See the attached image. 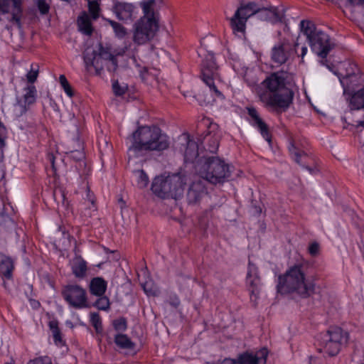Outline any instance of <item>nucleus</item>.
Segmentation results:
<instances>
[{
    "label": "nucleus",
    "instance_id": "1",
    "mask_svg": "<svg viewBox=\"0 0 364 364\" xmlns=\"http://www.w3.org/2000/svg\"><path fill=\"white\" fill-rule=\"evenodd\" d=\"M288 78V73L280 70L272 73L262 82L266 90L259 95V99L266 107L277 114L286 112L293 102L294 92L287 87Z\"/></svg>",
    "mask_w": 364,
    "mask_h": 364
},
{
    "label": "nucleus",
    "instance_id": "2",
    "mask_svg": "<svg viewBox=\"0 0 364 364\" xmlns=\"http://www.w3.org/2000/svg\"><path fill=\"white\" fill-rule=\"evenodd\" d=\"M169 146L168 137L157 126L139 127L132 135V145L128 149L130 158L144 156L149 151H162Z\"/></svg>",
    "mask_w": 364,
    "mask_h": 364
},
{
    "label": "nucleus",
    "instance_id": "3",
    "mask_svg": "<svg viewBox=\"0 0 364 364\" xmlns=\"http://www.w3.org/2000/svg\"><path fill=\"white\" fill-rule=\"evenodd\" d=\"M308 269L309 264L304 262L291 266L279 276L278 292L295 293L303 299L310 297L315 291V283L306 277Z\"/></svg>",
    "mask_w": 364,
    "mask_h": 364
},
{
    "label": "nucleus",
    "instance_id": "4",
    "mask_svg": "<svg viewBox=\"0 0 364 364\" xmlns=\"http://www.w3.org/2000/svg\"><path fill=\"white\" fill-rule=\"evenodd\" d=\"M83 59L88 71L94 68L97 75H100L105 68L112 73L116 71L118 64L117 56L110 46L99 43L95 48H87Z\"/></svg>",
    "mask_w": 364,
    "mask_h": 364
},
{
    "label": "nucleus",
    "instance_id": "5",
    "mask_svg": "<svg viewBox=\"0 0 364 364\" xmlns=\"http://www.w3.org/2000/svg\"><path fill=\"white\" fill-rule=\"evenodd\" d=\"M156 0H146L141 3L144 16L134 25L133 41L142 45L151 40L159 29V19L153 9Z\"/></svg>",
    "mask_w": 364,
    "mask_h": 364
},
{
    "label": "nucleus",
    "instance_id": "6",
    "mask_svg": "<svg viewBox=\"0 0 364 364\" xmlns=\"http://www.w3.org/2000/svg\"><path fill=\"white\" fill-rule=\"evenodd\" d=\"M300 28L306 37L312 51L322 58L321 63L324 65L326 61L324 59L335 47L334 43L326 33L318 28L312 21L302 20Z\"/></svg>",
    "mask_w": 364,
    "mask_h": 364
},
{
    "label": "nucleus",
    "instance_id": "7",
    "mask_svg": "<svg viewBox=\"0 0 364 364\" xmlns=\"http://www.w3.org/2000/svg\"><path fill=\"white\" fill-rule=\"evenodd\" d=\"M196 171L205 181L213 183H223L230 176L229 165L218 156H203L196 162Z\"/></svg>",
    "mask_w": 364,
    "mask_h": 364
},
{
    "label": "nucleus",
    "instance_id": "8",
    "mask_svg": "<svg viewBox=\"0 0 364 364\" xmlns=\"http://www.w3.org/2000/svg\"><path fill=\"white\" fill-rule=\"evenodd\" d=\"M348 340V333L339 327H331L319 336V348L318 350L329 356L336 355L341 350V346Z\"/></svg>",
    "mask_w": 364,
    "mask_h": 364
},
{
    "label": "nucleus",
    "instance_id": "9",
    "mask_svg": "<svg viewBox=\"0 0 364 364\" xmlns=\"http://www.w3.org/2000/svg\"><path fill=\"white\" fill-rule=\"evenodd\" d=\"M258 7L254 1L240 3L234 15L229 18L230 27L235 34H245L247 21L250 17L257 16Z\"/></svg>",
    "mask_w": 364,
    "mask_h": 364
},
{
    "label": "nucleus",
    "instance_id": "10",
    "mask_svg": "<svg viewBox=\"0 0 364 364\" xmlns=\"http://www.w3.org/2000/svg\"><path fill=\"white\" fill-rule=\"evenodd\" d=\"M201 75L203 81L209 87L210 90L214 92L215 96L223 99L224 95L214 83L215 78L218 77V66L214 55L211 52H208L205 58L203 60Z\"/></svg>",
    "mask_w": 364,
    "mask_h": 364
},
{
    "label": "nucleus",
    "instance_id": "11",
    "mask_svg": "<svg viewBox=\"0 0 364 364\" xmlns=\"http://www.w3.org/2000/svg\"><path fill=\"white\" fill-rule=\"evenodd\" d=\"M23 0H0V21H3L1 15H10L6 18L11 23L21 28Z\"/></svg>",
    "mask_w": 364,
    "mask_h": 364
},
{
    "label": "nucleus",
    "instance_id": "12",
    "mask_svg": "<svg viewBox=\"0 0 364 364\" xmlns=\"http://www.w3.org/2000/svg\"><path fill=\"white\" fill-rule=\"evenodd\" d=\"M65 300L73 307L81 309L87 306L85 290L78 285H68L62 291Z\"/></svg>",
    "mask_w": 364,
    "mask_h": 364
},
{
    "label": "nucleus",
    "instance_id": "13",
    "mask_svg": "<svg viewBox=\"0 0 364 364\" xmlns=\"http://www.w3.org/2000/svg\"><path fill=\"white\" fill-rule=\"evenodd\" d=\"M24 92L22 97H16V102L14 104L13 113L16 117H20L26 114L29 106L36 102L37 90L34 85H31L25 87Z\"/></svg>",
    "mask_w": 364,
    "mask_h": 364
},
{
    "label": "nucleus",
    "instance_id": "14",
    "mask_svg": "<svg viewBox=\"0 0 364 364\" xmlns=\"http://www.w3.org/2000/svg\"><path fill=\"white\" fill-rule=\"evenodd\" d=\"M299 49L298 43L293 45L289 41L284 40L272 48V59L276 63L284 64L293 53H298Z\"/></svg>",
    "mask_w": 364,
    "mask_h": 364
},
{
    "label": "nucleus",
    "instance_id": "15",
    "mask_svg": "<svg viewBox=\"0 0 364 364\" xmlns=\"http://www.w3.org/2000/svg\"><path fill=\"white\" fill-rule=\"evenodd\" d=\"M348 68L352 70V73H341L338 75L344 92L353 91L355 87L360 85L363 82L362 75L355 64L348 63L347 69Z\"/></svg>",
    "mask_w": 364,
    "mask_h": 364
},
{
    "label": "nucleus",
    "instance_id": "16",
    "mask_svg": "<svg viewBox=\"0 0 364 364\" xmlns=\"http://www.w3.org/2000/svg\"><path fill=\"white\" fill-rule=\"evenodd\" d=\"M246 284L250 293L251 299L255 296L257 299L259 293L261 286V278L259 277L257 267L251 261L248 262Z\"/></svg>",
    "mask_w": 364,
    "mask_h": 364
},
{
    "label": "nucleus",
    "instance_id": "17",
    "mask_svg": "<svg viewBox=\"0 0 364 364\" xmlns=\"http://www.w3.org/2000/svg\"><path fill=\"white\" fill-rule=\"evenodd\" d=\"M269 352L267 348L257 351H246L237 357V364H266Z\"/></svg>",
    "mask_w": 364,
    "mask_h": 364
},
{
    "label": "nucleus",
    "instance_id": "18",
    "mask_svg": "<svg viewBox=\"0 0 364 364\" xmlns=\"http://www.w3.org/2000/svg\"><path fill=\"white\" fill-rule=\"evenodd\" d=\"M112 10L119 21H132L135 17L136 7L129 3L114 1Z\"/></svg>",
    "mask_w": 364,
    "mask_h": 364
},
{
    "label": "nucleus",
    "instance_id": "19",
    "mask_svg": "<svg viewBox=\"0 0 364 364\" xmlns=\"http://www.w3.org/2000/svg\"><path fill=\"white\" fill-rule=\"evenodd\" d=\"M207 193L205 182L202 179L193 181L187 192V201L189 204H196Z\"/></svg>",
    "mask_w": 364,
    "mask_h": 364
},
{
    "label": "nucleus",
    "instance_id": "20",
    "mask_svg": "<svg viewBox=\"0 0 364 364\" xmlns=\"http://www.w3.org/2000/svg\"><path fill=\"white\" fill-rule=\"evenodd\" d=\"M168 183L171 188L170 198L178 199L183 196L186 183L185 176L180 173L169 175Z\"/></svg>",
    "mask_w": 364,
    "mask_h": 364
},
{
    "label": "nucleus",
    "instance_id": "21",
    "mask_svg": "<svg viewBox=\"0 0 364 364\" xmlns=\"http://www.w3.org/2000/svg\"><path fill=\"white\" fill-rule=\"evenodd\" d=\"M168 176L156 177L151 184V191L161 198H170L171 188L168 186Z\"/></svg>",
    "mask_w": 364,
    "mask_h": 364
},
{
    "label": "nucleus",
    "instance_id": "22",
    "mask_svg": "<svg viewBox=\"0 0 364 364\" xmlns=\"http://www.w3.org/2000/svg\"><path fill=\"white\" fill-rule=\"evenodd\" d=\"M247 112L249 116L252 119V124L259 130L261 134L265 139V140H267L268 142H270L271 134L269 133L268 126L259 117L256 109L254 107H250L247 108Z\"/></svg>",
    "mask_w": 364,
    "mask_h": 364
},
{
    "label": "nucleus",
    "instance_id": "23",
    "mask_svg": "<svg viewBox=\"0 0 364 364\" xmlns=\"http://www.w3.org/2000/svg\"><path fill=\"white\" fill-rule=\"evenodd\" d=\"M183 139L184 160L186 162L195 163L198 156V145L194 140L191 139L188 134L184 135Z\"/></svg>",
    "mask_w": 364,
    "mask_h": 364
},
{
    "label": "nucleus",
    "instance_id": "24",
    "mask_svg": "<svg viewBox=\"0 0 364 364\" xmlns=\"http://www.w3.org/2000/svg\"><path fill=\"white\" fill-rule=\"evenodd\" d=\"M257 18L262 21H270L273 23L282 21V16L279 14L276 7H258Z\"/></svg>",
    "mask_w": 364,
    "mask_h": 364
},
{
    "label": "nucleus",
    "instance_id": "25",
    "mask_svg": "<svg viewBox=\"0 0 364 364\" xmlns=\"http://www.w3.org/2000/svg\"><path fill=\"white\" fill-rule=\"evenodd\" d=\"M70 267L72 272L76 278L82 279L86 277L87 271V262L81 256H75L70 262Z\"/></svg>",
    "mask_w": 364,
    "mask_h": 364
},
{
    "label": "nucleus",
    "instance_id": "26",
    "mask_svg": "<svg viewBox=\"0 0 364 364\" xmlns=\"http://www.w3.org/2000/svg\"><path fill=\"white\" fill-rule=\"evenodd\" d=\"M14 264L12 259L9 257L3 255L0 260V274L6 279H11L13 277V271Z\"/></svg>",
    "mask_w": 364,
    "mask_h": 364
},
{
    "label": "nucleus",
    "instance_id": "27",
    "mask_svg": "<svg viewBox=\"0 0 364 364\" xmlns=\"http://www.w3.org/2000/svg\"><path fill=\"white\" fill-rule=\"evenodd\" d=\"M289 151L290 153L291 159L300 166H304L307 170H309L311 173L313 172V169L309 166H306L302 163V159L308 158V155L304 151L300 150L297 146H296L294 142L293 141H290L289 146Z\"/></svg>",
    "mask_w": 364,
    "mask_h": 364
},
{
    "label": "nucleus",
    "instance_id": "28",
    "mask_svg": "<svg viewBox=\"0 0 364 364\" xmlns=\"http://www.w3.org/2000/svg\"><path fill=\"white\" fill-rule=\"evenodd\" d=\"M213 131H208V132L203 137V144H205V149L210 153H215L219 146V136L218 134L213 133Z\"/></svg>",
    "mask_w": 364,
    "mask_h": 364
},
{
    "label": "nucleus",
    "instance_id": "29",
    "mask_svg": "<svg viewBox=\"0 0 364 364\" xmlns=\"http://www.w3.org/2000/svg\"><path fill=\"white\" fill-rule=\"evenodd\" d=\"M107 282L101 277L93 278L90 284V292L92 295L101 296L107 289Z\"/></svg>",
    "mask_w": 364,
    "mask_h": 364
},
{
    "label": "nucleus",
    "instance_id": "30",
    "mask_svg": "<svg viewBox=\"0 0 364 364\" xmlns=\"http://www.w3.org/2000/svg\"><path fill=\"white\" fill-rule=\"evenodd\" d=\"M79 30L87 36L92 33L93 29L89 16L86 12H83L77 18Z\"/></svg>",
    "mask_w": 364,
    "mask_h": 364
},
{
    "label": "nucleus",
    "instance_id": "31",
    "mask_svg": "<svg viewBox=\"0 0 364 364\" xmlns=\"http://www.w3.org/2000/svg\"><path fill=\"white\" fill-rule=\"evenodd\" d=\"M350 105L355 109H364V87L352 95Z\"/></svg>",
    "mask_w": 364,
    "mask_h": 364
},
{
    "label": "nucleus",
    "instance_id": "32",
    "mask_svg": "<svg viewBox=\"0 0 364 364\" xmlns=\"http://www.w3.org/2000/svg\"><path fill=\"white\" fill-rule=\"evenodd\" d=\"M116 345L123 349H133L134 343L124 334H117L114 338Z\"/></svg>",
    "mask_w": 364,
    "mask_h": 364
},
{
    "label": "nucleus",
    "instance_id": "33",
    "mask_svg": "<svg viewBox=\"0 0 364 364\" xmlns=\"http://www.w3.org/2000/svg\"><path fill=\"white\" fill-rule=\"evenodd\" d=\"M49 327L52 332L54 343L57 346H63L64 342L62 339V336L60 331L58 328V323L55 321H52L49 322Z\"/></svg>",
    "mask_w": 364,
    "mask_h": 364
},
{
    "label": "nucleus",
    "instance_id": "34",
    "mask_svg": "<svg viewBox=\"0 0 364 364\" xmlns=\"http://www.w3.org/2000/svg\"><path fill=\"white\" fill-rule=\"evenodd\" d=\"M133 174L136 180L137 186L142 189L147 186L149 180L146 173L143 170H135Z\"/></svg>",
    "mask_w": 364,
    "mask_h": 364
},
{
    "label": "nucleus",
    "instance_id": "35",
    "mask_svg": "<svg viewBox=\"0 0 364 364\" xmlns=\"http://www.w3.org/2000/svg\"><path fill=\"white\" fill-rule=\"evenodd\" d=\"M109 25L112 27L115 35L119 38H122L127 35V29L124 27L121 23L116 22L112 20H107Z\"/></svg>",
    "mask_w": 364,
    "mask_h": 364
},
{
    "label": "nucleus",
    "instance_id": "36",
    "mask_svg": "<svg viewBox=\"0 0 364 364\" xmlns=\"http://www.w3.org/2000/svg\"><path fill=\"white\" fill-rule=\"evenodd\" d=\"M78 149L75 150H71L70 151V158L73 159L75 161H80L85 159V153L83 151V145L82 143L80 141V140L77 139Z\"/></svg>",
    "mask_w": 364,
    "mask_h": 364
},
{
    "label": "nucleus",
    "instance_id": "37",
    "mask_svg": "<svg viewBox=\"0 0 364 364\" xmlns=\"http://www.w3.org/2000/svg\"><path fill=\"white\" fill-rule=\"evenodd\" d=\"M88 9L92 19L96 20L99 18L100 8L97 0H89Z\"/></svg>",
    "mask_w": 364,
    "mask_h": 364
},
{
    "label": "nucleus",
    "instance_id": "38",
    "mask_svg": "<svg viewBox=\"0 0 364 364\" xmlns=\"http://www.w3.org/2000/svg\"><path fill=\"white\" fill-rule=\"evenodd\" d=\"M90 321L97 333H99L102 331V320L98 313L93 312L90 314Z\"/></svg>",
    "mask_w": 364,
    "mask_h": 364
},
{
    "label": "nucleus",
    "instance_id": "39",
    "mask_svg": "<svg viewBox=\"0 0 364 364\" xmlns=\"http://www.w3.org/2000/svg\"><path fill=\"white\" fill-rule=\"evenodd\" d=\"M6 136V129L0 122V163L2 162L4 158V148L5 147V139Z\"/></svg>",
    "mask_w": 364,
    "mask_h": 364
},
{
    "label": "nucleus",
    "instance_id": "40",
    "mask_svg": "<svg viewBox=\"0 0 364 364\" xmlns=\"http://www.w3.org/2000/svg\"><path fill=\"white\" fill-rule=\"evenodd\" d=\"M59 82L64 90L68 96L72 97L74 95L73 90L70 83L68 82L66 77L64 75H60L59 77Z\"/></svg>",
    "mask_w": 364,
    "mask_h": 364
},
{
    "label": "nucleus",
    "instance_id": "41",
    "mask_svg": "<svg viewBox=\"0 0 364 364\" xmlns=\"http://www.w3.org/2000/svg\"><path fill=\"white\" fill-rule=\"evenodd\" d=\"M95 302L94 306L99 310L107 311L109 309L110 303L109 300L107 296H101Z\"/></svg>",
    "mask_w": 364,
    "mask_h": 364
},
{
    "label": "nucleus",
    "instance_id": "42",
    "mask_svg": "<svg viewBox=\"0 0 364 364\" xmlns=\"http://www.w3.org/2000/svg\"><path fill=\"white\" fill-rule=\"evenodd\" d=\"M36 6L41 15L45 16L49 13L50 4L46 0H36Z\"/></svg>",
    "mask_w": 364,
    "mask_h": 364
},
{
    "label": "nucleus",
    "instance_id": "43",
    "mask_svg": "<svg viewBox=\"0 0 364 364\" xmlns=\"http://www.w3.org/2000/svg\"><path fill=\"white\" fill-rule=\"evenodd\" d=\"M113 326L117 331H124L127 328V320L124 317H121L113 321Z\"/></svg>",
    "mask_w": 364,
    "mask_h": 364
},
{
    "label": "nucleus",
    "instance_id": "44",
    "mask_svg": "<svg viewBox=\"0 0 364 364\" xmlns=\"http://www.w3.org/2000/svg\"><path fill=\"white\" fill-rule=\"evenodd\" d=\"M112 89H113V92L115 94V95H117V96L123 95L127 91V87L121 86L119 84L118 81H115L113 82Z\"/></svg>",
    "mask_w": 364,
    "mask_h": 364
},
{
    "label": "nucleus",
    "instance_id": "45",
    "mask_svg": "<svg viewBox=\"0 0 364 364\" xmlns=\"http://www.w3.org/2000/svg\"><path fill=\"white\" fill-rule=\"evenodd\" d=\"M27 364H52V360L48 356H41L29 361Z\"/></svg>",
    "mask_w": 364,
    "mask_h": 364
},
{
    "label": "nucleus",
    "instance_id": "46",
    "mask_svg": "<svg viewBox=\"0 0 364 364\" xmlns=\"http://www.w3.org/2000/svg\"><path fill=\"white\" fill-rule=\"evenodd\" d=\"M38 75V70H33V68H32L31 70L26 75L28 82L33 84L36 80Z\"/></svg>",
    "mask_w": 364,
    "mask_h": 364
},
{
    "label": "nucleus",
    "instance_id": "47",
    "mask_svg": "<svg viewBox=\"0 0 364 364\" xmlns=\"http://www.w3.org/2000/svg\"><path fill=\"white\" fill-rule=\"evenodd\" d=\"M319 245L318 242H312L309 247V252L311 255L315 256L318 253Z\"/></svg>",
    "mask_w": 364,
    "mask_h": 364
},
{
    "label": "nucleus",
    "instance_id": "48",
    "mask_svg": "<svg viewBox=\"0 0 364 364\" xmlns=\"http://www.w3.org/2000/svg\"><path fill=\"white\" fill-rule=\"evenodd\" d=\"M143 289L148 295H156L157 291L155 289H152V288H149V284L148 282H146L144 284H143Z\"/></svg>",
    "mask_w": 364,
    "mask_h": 364
},
{
    "label": "nucleus",
    "instance_id": "49",
    "mask_svg": "<svg viewBox=\"0 0 364 364\" xmlns=\"http://www.w3.org/2000/svg\"><path fill=\"white\" fill-rule=\"evenodd\" d=\"M11 218L5 215L0 214V224H6V223L11 222Z\"/></svg>",
    "mask_w": 364,
    "mask_h": 364
},
{
    "label": "nucleus",
    "instance_id": "50",
    "mask_svg": "<svg viewBox=\"0 0 364 364\" xmlns=\"http://www.w3.org/2000/svg\"><path fill=\"white\" fill-rule=\"evenodd\" d=\"M300 49H301V53L300 54L298 53V56H300L301 58V62H304V58L305 55L306 54L308 49H307V47L305 46H302L300 48Z\"/></svg>",
    "mask_w": 364,
    "mask_h": 364
},
{
    "label": "nucleus",
    "instance_id": "51",
    "mask_svg": "<svg viewBox=\"0 0 364 364\" xmlns=\"http://www.w3.org/2000/svg\"><path fill=\"white\" fill-rule=\"evenodd\" d=\"M140 75H141V77L142 78L143 80H147V76L149 75L148 69L146 68H144L140 71Z\"/></svg>",
    "mask_w": 364,
    "mask_h": 364
},
{
    "label": "nucleus",
    "instance_id": "52",
    "mask_svg": "<svg viewBox=\"0 0 364 364\" xmlns=\"http://www.w3.org/2000/svg\"><path fill=\"white\" fill-rule=\"evenodd\" d=\"M222 364H237V359L232 360L230 358H226L223 361Z\"/></svg>",
    "mask_w": 364,
    "mask_h": 364
},
{
    "label": "nucleus",
    "instance_id": "53",
    "mask_svg": "<svg viewBox=\"0 0 364 364\" xmlns=\"http://www.w3.org/2000/svg\"><path fill=\"white\" fill-rule=\"evenodd\" d=\"M350 1L353 5H360L364 3V0H350Z\"/></svg>",
    "mask_w": 364,
    "mask_h": 364
},
{
    "label": "nucleus",
    "instance_id": "54",
    "mask_svg": "<svg viewBox=\"0 0 364 364\" xmlns=\"http://www.w3.org/2000/svg\"><path fill=\"white\" fill-rule=\"evenodd\" d=\"M31 304L34 308H37L40 306V303L35 299L31 300Z\"/></svg>",
    "mask_w": 364,
    "mask_h": 364
},
{
    "label": "nucleus",
    "instance_id": "55",
    "mask_svg": "<svg viewBox=\"0 0 364 364\" xmlns=\"http://www.w3.org/2000/svg\"><path fill=\"white\" fill-rule=\"evenodd\" d=\"M348 63H344V64H343V67H344V68H345V69H346V72H345V73H346L347 72H348V73H352V70H351L350 68L347 69V68H348Z\"/></svg>",
    "mask_w": 364,
    "mask_h": 364
},
{
    "label": "nucleus",
    "instance_id": "56",
    "mask_svg": "<svg viewBox=\"0 0 364 364\" xmlns=\"http://www.w3.org/2000/svg\"><path fill=\"white\" fill-rule=\"evenodd\" d=\"M358 126H361V127H364V119L363 121L358 122ZM363 151H364V146H363Z\"/></svg>",
    "mask_w": 364,
    "mask_h": 364
},
{
    "label": "nucleus",
    "instance_id": "57",
    "mask_svg": "<svg viewBox=\"0 0 364 364\" xmlns=\"http://www.w3.org/2000/svg\"><path fill=\"white\" fill-rule=\"evenodd\" d=\"M256 212L258 213V214H260L262 213V209L261 208H256Z\"/></svg>",
    "mask_w": 364,
    "mask_h": 364
},
{
    "label": "nucleus",
    "instance_id": "58",
    "mask_svg": "<svg viewBox=\"0 0 364 364\" xmlns=\"http://www.w3.org/2000/svg\"><path fill=\"white\" fill-rule=\"evenodd\" d=\"M179 303H180L179 301L177 300V301L173 303V305H174L175 306H177L179 304Z\"/></svg>",
    "mask_w": 364,
    "mask_h": 364
},
{
    "label": "nucleus",
    "instance_id": "59",
    "mask_svg": "<svg viewBox=\"0 0 364 364\" xmlns=\"http://www.w3.org/2000/svg\"><path fill=\"white\" fill-rule=\"evenodd\" d=\"M51 164H52L53 167L54 168V159H53V156H52Z\"/></svg>",
    "mask_w": 364,
    "mask_h": 364
},
{
    "label": "nucleus",
    "instance_id": "60",
    "mask_svg": "<svg viewBox=\"0 0 364 364\" xmlns=\"http://www.w3.org/2000/svg\"><path fill=\"white\" fill-rule=\"evenodd\" d=\"M215 126H216V125H210V126L209 127V129H213Z\"/></svg>",
    "mask_w": 364,
    "mask_h": 364
},
{
    "label": "nucleus",
    "instance_id": "61",
    "mask_svg": "<svg viewBox=\"0 0 364 364\" xmlns=\"http://www.w3.org/2000/svg\"><path fill=\"white\" fill-rule=\"evenodd\" d=\"M90 202L92 203V204H94V202H95V201H94V200H93L92 198H90Z\"/></svg>",
    "mask_w": 364,
    "mask_h": 364
},
{
    "label": "nucleus",
    "instance_id": "62",
    "mask_svg": "<svg viewBox=\"0 0 364 364\" xmlns=\"http://www.w3.org/2000/svg\"><path fill=\"white\" fill-rule=\"evenodd\" d=\"M238 1H240V4L241 2H245V1H244V0H238Z\"/></svg>",
    "mask_w": 364,
    "mask_h": 364
},
{
    "label": "nucleus",
    "instance_id": "63",
    "mask_svg": "<svg viewBox=\"0 0 364 364\" xmlns=\"http://www.w3.org/2000/svg\"><path fill=\"white\" fill-rule=\"evenodd\" d=\"M5 364H12V363H6Z\"/></svg>",
    "mask_w": 364,
    "mask_h": 364
}]
</instances>
